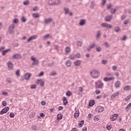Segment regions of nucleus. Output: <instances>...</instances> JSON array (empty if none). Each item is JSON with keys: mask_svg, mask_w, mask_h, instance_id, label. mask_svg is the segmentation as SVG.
Here are the masks:
<instances>
[{"mask_svg": "<svg viewBox=\"0 0 131 131\" xmlns=\"http://www.w3.org/2000/svg\"><path fill=\"white\" fill-rule=\"evenodd\" d=\"M94 105H95V100H91L89 103V107H92Z\"/></svg>", "mask_w": 131, "mask_h": 131, "instance_id": "nucleus-23", "label": "nucleus"}, {"mask_svg": "<svg viewBox=\"0 0 131 131\" xmlns=\"http://www.w3.org/2000/svg\"><path fill=\"white\" fill-rule=\"evenodd\" d=\"M48 37H50V35L49 34H47L43 36V38H45V39H47V38H48Z\"/></svg>", "mask_w": 131, "mask_h": 131, "instance_id": "nucleus-46", "label": "nucleus"}, {"mask_svg": "<svg viewBox=\"0 0 131 131\" xmlns=\"http://www.w3.org/2000/svg\"><path fill=\"white\" fill-rule=\"evenodd\" d=\"M117 97H118V92H115L113 95L111 96V100H113V99L117 98Z\"/></svg>", "mask_w": 131, "mask_h": 131, "instance_id": "nucleus-13", "label": "nucleus"}, {"mask_svg": "<svg viewBox=\"0 0 131 131\" xmlns=\"http://www.w3.org/2000/svg\"><path fill=\"white\" fill-rule=\"evenodd\" d=\"M2 105L3 106H7V102L6 101H4L2 102Z\"/></svg>", "mask_w": 131, "mask_h": 131, "instance_id": "nucleus-54", "label": "nucleus"}, {"mask_svg": "<svg viewBox=\"0 0 131 131\" xmlns=\"http://www.w3.org/2000/svg\"><path fill=\"white\" fill-rule=\"evenodd\" d=\"M75 56L77 58H80V53H77L76 54H75Z\"/></svg>", "mask_w": 131, "mask_h": 131, "instance_id": "nucleus-51", "label": "nucleus"}, {"mask_svg": "<svg viewBox=\"0 0 131 131\" xmlns=\"http://www.w3.org/2000/svg\"><path fill=\"white\" fill-rule=\"evenodd\" d=\"M112 128V126L111 125H108L106 126V129H107V130H110V129H111Z\"/></svg>", "mask_w": 131, "mask_h": 131, "instance_id": "nucleus-52", "label": "nucleus"}, {"mask_svg": "<svg viewBox=\"0 0 131 131\" xmlns=\"http://www.w3.org/2000/svg\"><path fill=\"white\" fill-rule=\"evenodd\" d=\"M39 115L40 117H45V114L43 113H40Z\"/></svg>", "mask_w": 131, "mask_h": 131, "instance_id": "nucleus-64", "label": "nucleus"}, {"mask_svg": "<svg viewBox=\"0 0 131 131\" xmlns=\"http://www.w3.org/2000/svg\"><path fill=\"white\" fill-rule=\"evenodd\" d=\"M75 113H74L75 118H77L79 116V111L78 109L75 108Z\"/></svg>", "mask_w": 131, "mask_h": 131, "instance_id": "nucleus-16", "label": "nucleus"}, {"mask_svg": "<svg viewBox=\"0 0 131 131\" xmlns=\"http://www.w3.org/2000/svg\"><path fill=\"white\" fill-rule=\"evenodd\" d=\"M53 21V18H49L48 19H45V24H49V23H50V22H52Z\"/></svg>", "mask_w": 131, "mask_h": 131, "instance_id": "nucleus-20", "label": "nucleus"}, {"mask_svg": "<svg viewBox=\"0 0 131 131\" xmlns=\"http://www.w3.org/2000/svg\"><path fill=\"white\" fill-rule=\"evenodd\" d=\"M31 89H32V90H33L34 89H36V85H35V84L31 85Z\"/></svg>", "mask_w": 131, "mask_h": 131, "instance_id": "nucleus-44", "label": "nucleus"}, {"mask_svg": "<svg viewBox=\"0 0 131 131\" xmlns=\"http://www.w3.org/2000/svg\"><path fill=\"white\" fill-rule=\"evenodd\" d=\"M123 24H125V25H126L127 24H128V20H124Z\"/></svg>", "mask_w": 131, "mask_h": 131, "instance_id": "nucleus-56", "label": "nucleus"}, {"mask_svg": "<svg viewBox=\"0 0 131 131\" xmlns=\"http://www.w3.org/2000/svg\"><path fill=\"white\" fill-rule=\"evenodd\" d=\"M96 51L100 52L102 51V47H100V46H97L96 47Z\"/></svg>", "mask_w": 131, "mask_h": 131, "instance_id": "nucleus-32", "label": "nucleus"}, {"mask_svg": "<svg viewBox=\"0 0 131 131\" xmlns=\"http://www.w3.org/2000/svg\"><path fill=\"white\" fill-rule=\"evenodd\" d=\"M21 22L24 23L26 22V21H27V19H26V17L24 16L21 18Z\"/></svg>", "mask_w": 131, "mask_h": 131, "instance_id": "nucleus-37", "label": "nucleus"}, {"mask_svg": "<svg viewBox=\"0 0 131 131\" xmlns=\"http://www.w3.org/2000/svg\"><path fill=\"white\" fill-rule=\"evenodd\" d=\"M123 90L124 91H129V90H130V86L128 85H125L124 86Z\"/></svg>", "mask_w": 131, "mask_h": 131, "instance_id": "nucleus-30", "label": "nucleus"}, {"mask_svg": "<svg viewBox=\"0 0 131 131\" xmlns=\"http://www.w3.org/2000/svg\"><path fill=\"white\" fill-rule=\"evenodd\" d=\"M84 124V121L81 120L80 123L78 124V127H82V126Z\"/></svg>", "mask_w": 131, "mask_h": 131, "instance_id": "nucleus-29", "label": "nucleus"}, {"mask_svg": "<svg viewBox=\"0 0 131 131\" xmlns=\"http://www.w3.org/2000/svg\"><path fill=\"white\" fill-rule=\"evenodd\" d=\"M62 100H63V105L64 106H66L67 104H68V100L67 99V98L65 96H64L62 98Z\"/></svg>", "mask_w": 131, "mask_h": 131, "instance_id": "nucleus-18", "label": "nucleus"}, {"mask_svg": "<svg viewBox=\"0 0 131 131\" xmlns=\"http://www.w3.org/2000/svg\"><path fill=\"white\" fill-rule=\"evenodd\" d=\"M101 27L103 28H107V29H111L112 28V25H109L106 23H103L101 24Z\"/></svg>", "mask_w": 131, "mask_h": 131, "instance_id": "nucleus-5", "label": "nucleus"}, {"mask_svg": "<svg viewBox=\"0 0 131 131\" xmlns=\"http://www.w3.org/2000/svg\"><path fill=\"white\" fill-rule=\"evenodd\" d=\"M96 110L98 111V112H103L104 110H105V108H104V106H98L96 108Z\"/></svg>", "mask_w": 131, "mask_h": 131, "instance_id": "nucleus-15", "label": "nucleus"}, {"mask_svg": "<svg viewBox=\"0 0 131 131\" xmlns=\"http://www.w3.org/2000/svg\"><path fill=\"white\" fill-rule=\"evenodd\" d=\"M115 78L114 77H110L108 78V81H111V80H114Z\"/></svg>", "mask_w": 131, "mask_h": 131, "instance_id": "nucleus-58", "label": "nucleus"}, {"mask_svg": "<svg viewBox=\"0 0 131 131\" xmlns=\"http://www.w3.org/2000/svg\"><path fill=\"white\" fill-rule=\"evenodd\" d=\"M65 64L68 67H70V66H71V61L70 60H67Z\"/></svg>", "mask_w": 131, "mask_h": 131, "instance_id": "nucleus-28", "label": "nucleus"}, {"mask_svg": "<svg viewBox=\"0 0 131 131\" xmlns=\"http://www.w3.org/2000/svg\"><path fill=\"white\" fill-rule=\"evenodd\" d=\"M102 6H105V4H106V0H102Z\"/></svg>", "mask_w": 131, "mask_h": 131, "instance_id": "nucleus-61", "label": "nucleus"}, {"mask_svg": "<svg viewBox=\"0 0 131 131\" xmlns=\"http://www.w3.org/2000/svg\"><path fill=\"white\" fill-rule=\"evenodd\" d=\"M33 16H34V18H38L39 17V13H34L33 14Z\"/></svg>", "mask_w": 131, "mask_h": 131, "instance_id": "nucleus-33", "label": "nucleus"}, {"mask_svg": "<svg viewBox=\"0 0 131 131\" xmlns=\"http://www.w3.org/2000/svg\"><path fill=\"white\" fill-rule=\"evenodd\" d=\"M63 11L64 12V14H67L69 12L70 9L68 8L64 7L63 9Z\"/></svg>", "mask_w": 131, "mask_h": 131, "instance_id": "nucleus-34", "label": "nucleus"}, {"mask_svg": "<svg viewBox=\"0 0 131 131\" xmlns=\"http://www.w3.org/2000/svg\"><path fill=\"white\" fill-rule=\"evenodd\" d=\"M63 106H59L58 108V111H60V110H63Z\"/></svg>", "mask_w": 131, "mask_h": 131, "instance_id": "nucleus-62", "label": "nucleus"}, {"mask_svg": "<svg viewBox=\"0 0 131 131\" xmlns=\"http://www.w3.org/2000/svg\"><path fill=\"white\" fill-rule=\"evenodd\" d=\"M78 90L81 92L82 93L83 92V89L82 87H79Z\"/></svg>", "mask_w": 131, "mask_h": 131, "instance_id": "nucleus-63", "label": "nucleus"}, {"mask_svg": "<svg viewBox=\"0 0 131 131\" xmlns=\"http://www.w3.org/2000/svg\"><path fill=\"white\" fill-rule=\"evenodd\" d=\"M31 75H32V74H30V73H27L25 74L24 78L26 79V80H28V79L31 77Z\"/></svg>", "mask_w": 131, "mask_h": 131, "instance_id": "nucleus-10", "label": "nucleus"}, {"mask_svg": "<svg viewBox=\"0 0 131 131\" xmlns=\"http://www.w3.org/2000/svg\"><path fill=\"white\" fill-rule=\"evenodd\" d=\"M95 85L96 88L98 89H103V87L104 86V83L102 82L101 80H99L98 81H96L95 82Z\"/></svg>", "mask_w": 131, "mask_h": 131, "instance_id": "nucleus-2", "label": "nucleus"}, {"mask_svg": "<svg viewBox=\"0 0 131 131\" xmlns=\"http://www.w3.org/2000/svg\"><path fill=\"white\" fill-rule=\"evenodd\" d=\"M29 4H30V3L29 2V1H26L24 2V6H27V5H29Z\"/></svg>", "mask_w": 131, "mask_h": 131, "instance_id": "nucleus-40", "label": "nucleus"}, {"mask_svg": "<svg viewBox=\"0 0 131 131\" xmlns=\"http://www.w3.org/2000/svg\"><path fill=\"white\" fill-rule=\"evenodd\" d=\"M36 83L37 84H39L42 88L45 85V82L42 81V80H37Z\"/></svg>", "mask_w": 131, "mask_h": 131, "instance_id": "nucleus-9", "label": "nucleus"}, {"mask_svg": "<svg viewBox=\"0 0 131 131\" xmlns=\"http://www.w3.org/2000/svg\"><path fill=\"white\" fill-rule=\"evenodd\" d=\"M76 45L77 47H82V43L80 41H77Z\"/></svg>", "mask_w": 131, "mask_h": 131, "instance_id": "nucleus-35", "label": "nucleus"}, {"mask_svg": "<svg viewBox=\"0 0 131 131\" xmlns=\"http://www.w3.org/2000/svg\"><path fill=\"white\" fill-rule=\"evenodd\" d=\"M30 59L32 61H33V62L32 63V65H38L39 64V60L36 59L35 57H33V56H31Z\"/></svg>", "mask_w": 131, "mask_h": 131, "instance_id": "nucleus-4", "label": "nucleus"}, {"mask_svg": "<svg viewBox=\"0 0 131 131\" xmlns=\"http://www.w3.org/2000/svg\"><path fill=\"white\" fill-rule=\"evenodd\" d=\"M121 20H124V19H125V18H126V16L123 15L121 16Z\"/></svg>", "mask_w": 131, "mask_h": 131, "instance_id": "nucleus-57", "label": "nucleus"}, {"mask_svg": "<svg viewBox=\"0 0 131 131\" xmlns=\"http://www.w3.org/2000/svg\"><path fill=\"white\" fill-rule=\"evenodd\" d=\"M96 37V38H100V37H101V31H97Z\"/></svg>", "mask_w": 131, "mask_h": 131, "instance_id": "nucleus-24", "label": "nucleus"}, {"mask_svg": "<svg viewBox=\"0 0 131 131\" xmlns=\"http://www.w3.org/2000/svg\"><path fill=\"white\" fill-rule=\"evenodd\" d=\"M14 28H15V25L12 24L8 28V32L10 34L14 33Z\"/></svg>", "mask_w": 131, "mask_h": 131, "instance_id": "nucleus-6", "label": "nucleus"}, {"mask_svg": "<svg viewBox=\"0 0 131 131\" xmlns=\"http://www.w3.org/2000/svg\"><path fill=\"white\" fill-rule=\"evenodd\" d=\"M61 3V1L60 0H49L48 1V4L50 6H52L53 5H59Z\"/></svg>", "mask_w": 131, "mask_h": 131, "instance_id": "nucleus-3", "label": "nucleus"}, {"mask_svg": "<svg viewBox=\"0 0 131 131\" xmlns=\"http://www.w3.org/2000/svg\"><path fill=\"white\" fill-rule=\"evenodd\" d=\"M10 51H11V49H8L6 50H3L2 51V56H5V55H6V54H7V53H8V52H9Z\"/></svg>", "mask_w": 131, "mask_h": 131, "instance_id": "nucleus-25", "label": "nucleus"}, {"mask_svg": "<svg viewBox=\"0 0 131 131\" xmlns=\"http://www.w3.org/2000/svg\"><path fill=\"white\" fill-rule=\"evenodd\" d=\"M94 7H95V3L94 2H92L91 5H90V8L91 9H94Z\"/></svg>", "mask_w": 131, "mask_h": 131, "instance_id": "nucleus-43", "label": "nucleus"}, {"mask_svg": "<svg viewBox=\"0 0 131 131\" xmlns=\"http://www.w3.org/2000/svg\"><path fill=\"white\" fill-rule=\"evenodd\" d=\"M112 15H107L105 17V20L106 22H111V20H112Z\"/></svg>", "mask_w": 131, "mask_h": 131, "instance_id": "nucleus-11", "label": "nucleus"}, {"mask_svg": "<svg viewBox=\"0 0 131 131\" xmlns=\"http://www.w3.org/2000/svg\"><path fill=\"white\" fill-rule=\"evenodd\" d=\"M54 65V63L52 62L48 64V67H52Z\"/></svg>", "mask_w": 131, "mask_h": 131, "instance_id": "nucleus-59", "label": "nucleus"}, {"mask_svg": "<svg viewBox=\"0 0 131 131\" xmlns=\"http://www.w3.org/2000/svg\"><path fill=\"white\" fill-rule=\"evenodd\" d=\"M16 75L17 76H20V70H18L16 72Z\"/></svg>", "mask_w": 131, "mask_h": 131, "instance_id": "nucleus-47", "label": "nucleus"}, {"mask_svg": "<svg viewBox=\"0 0 131 131\" xmlns=\"http://www.w3.org/2000/svg\"><path fill=\"white\" fill-rule=\"evenodd\" d=\"M112 7V4H109L107 7V10H110V9H111Z\"/></svg>", "mask_w": 131, "mask_h": 131, "instance_id": "nucleus-49", "label": "nucleus"}, {"mask_svg": "<svg viewBox=\"0 0 131 131\" xmlns=\"http://www.w3.org/2000/svg\"><path fill=\"white\" fill-rule=\"evenodd\" d=\"M104 81H105L106 82H108L109 81V79L108 77H104L103 78Z\"/></svg>", "mask_w": 131, "mask_h": 131, "instance_id": "nucleus-45", "label": "nucleus"}, {"mask_svg": "<svg viewBox=\"0 0 131 131\" xmlns=\"http://www.w3.org/2000/svg\"><path fill=\"white\" fill-rule=\"evenodd\" d=\"M36 38H37V36L33 35L29 38L27 41L28 42H29V41H31V40H33V39H36Z\"/></svg>", "mask_w": 131, "mask_h": 131, "instance_id": "nucleus-14", "label": "nucleus"}, {"mask_svg": "<svg viewBox=\"0 0 131 131\" xmlns=\"http://www.w3.org/2000/svg\"><path fill=\"white\" fill-rule=\"evenodd\" d=\"M117 116H118V115H117V114H113L111 117V119L112 121H114L115 120H116V119L117 118Z\"/></svg>", "mask_w": 131, "mask_h": 131, "instance_id": "nucleus-17", "label": "nucleus"}, {"mask_svg": "<svg viewBox=\"0 0 131 131\" xmlns=\"http://www.w3.org/2000/svg\"><path fill=\"white\" fill-rule=\"evenodd\" d=\"M116 12V9L111 8L110 9V12L112 13V14H115V12Z\"/></svg>", "mask_w": 131, "mask_h": 131, "instance_id": "nucleus-36", "label": "nucleus"}, {"mask_svg": "<svg viewBox=\"0 0 131 131\" xmlns=\"http://www.w3.org/2000/svg\"><path fill=\"white\" fill-rule=\"evenodd\" d=\"M41 104L42 105V106H45V105H46V102L45 101H41Z\"/></svg>", "mask_w": 131, "mask_h": 131, "instance_id": "nucleus-60", "label": "nucleus"}, {"mask_svg": "<svg viewBox=\"0 0 131 131\" xmlns=\"http://www.w3.org/2000/svg\"><path fill=\"white\" fill-rule=\"evenodd\" d=\"M9 116L11 118H14V117H15V115L14 114V113H10Z\"/></svg>", "mask_w": 131, "mask_h": 131, "instance_id": "nucleus-41", "label": "nucleus"}, {"mask_svg": "<svg viewBox=\"0 0 131 131\" xmlns=\"http://www.w3.org/2000/svg\"><path fill=\"white\" fill-rule=\"evenodd\" d=\"M13 22H14V23H15V24H17V23H18V22H19V20H18V19L15 18V19H14L13 20Z\"/></svg>", "mask_w": 131, "mask_h": 131, "instance_id": "nucleus-53", "label": "nucleus"}, {"mask_svg": "<svg viewBox=\"0 0 131 131\" xmlns=\"http://www.w3.org/2000/svg\"><path fill=\"white\" fill-rule=\"evenodd\" d=\"M95 46H96V44H95V43L90 44L89 48L88 49V51H91L92 49H94V48H95Z\"/></svg>", "mask_w": 131, "mask_h": 131, "instance_id": "nucleus-22", "label": "nucleus"}, {"mask_svg": "<svg viewBox=\"0 0 131 131\" xmlns=\"http://www.w3.org/2000/svg\"><path fill=\"white\" fill-rule=\"evenodd\" d=\"M95 94L96 95H99V94H101V90L97 89L95 91Z\"/></svg>", "mask_w": 131, "mask_h": 131, "instance_id": "nucleus-42", "label": "nucleus"}, {"mask_svg": "<svg viewBox=\"0 0 131 131\" xmlns=\"http://www.w3.org/2000/svg\"><path fill=\"white\" fill-rule=\"evenodd\" d=\"M65 51H66V53H67V54H68V53L70 52V48L69 47L66 48Z\"/></svg>", "mask_w": 131, "mask_h": 131, "instance_id": "nucleus-39", "label": "nucleus"}, {"mask_svg": "<svg viewBox=\"0 0 131 131\" xmlns=\"http://www.w3.org/2000/svg\"><path fill=\"white\" fill-rule=\"evenodd\" d=\"M114 30L116 32H119V30H120V27L119 26H117L115 27Z\"/></svg>", "mask_w": 131, "mask_h": 131, "instance_id": "nucleus-31", "label": "nucleus"}, {"mask_svg": "<svg viewBox=\"0 0 131 131\" xmlns=\"http://www.w3.org/2000/svg\"><path fill=\"white\" fill-rule=\"evenodd\" d=\"M75 66H80L81 65V60H76L74 62Z\"/></svg>", "mask_w": 131, "mask_h": 131, "instance_id": "nucleus-21", "label": "nucleus"}, {"mask_svg": "<svg viewBox=\"0 0 131 131\" xmlns=\"http://www.w3.org/2000/svg\"><path fill=\"white\" fill-rule=\"evenodd\" d=\"M66 96H67L68 97H70V96H71V91H68L66 92Z\"/></svg>", "mask_w": 131, "mask_h": 131, "instance_id": "nucleus-38", "label": "nucleus"}, {"mask_svg": "<svg viewBox=\"0 0 131 131\" xmlns=\"http://www.w3.org/2000/svg\"><path fill=\"white\" fill-rule=\"evenodd\" d=\"M94 121L97 122V121H99V118L97 117H95L94 118Z\"/></svg>", "mask_w": 131, "mask_h": 131, "instance_id": "nucleus-55", "label": "nucleus"}, {"mask_svg": "<svg viewBox=\"0 0 131 131\" xmlns=\"http://www.w3.org/2000/svg\"><path fill=\"white\" fill-rule=\"evenodd\" d=\"M57 120H61V119L63 118V115L61 114H58L57 115Z\"/></svg>", "mask_w": 131, "mask_h": 131, "instance_id": "nucleus-27", "label": "nucleus"}, {"mask_svg": "<svg viewBox=\"0 0 131 131\" xmlns=\"http://www.w3.org/2000/svg\"><path fill=\"white\" fill-rule=\"evenodd\" d=\"M121 84V83H120V81H117L115 83V86H116V88H119V86H120Z\"/></svg>", "mask_w": 131, "mask_h": 131, "instance_id": "nucleus-26", "label": "nucleus"}, {"mask_svg": "<svg viewBox=\"0 0 131 131\" xmlns=\"http://www.w3.org/2000/svg\"><path fill=\"white\" fill-rule=\"evenodd\" d=\"M7 66L8 68H9L10 69H13L14 68L13 62H11L10 61H9L7 62Z\"/></svg>", "mask_w": 131, "mask_h": 131, "instance_id": "nucleus-12", "label": "nucleus"}, {"mask_svg": "<svg viewBox=\"0 0 131 131\" xmlns=\"http://www.w3.org/2000/svg\"><path fill=\"white\" fill-rule=\"evenodd\" d=\"M85 19H80L79 24L80 26H83L85 24Z\"/></svg>", "mask_w": 131, "mask_h": 131, "instance_id": "nucleus-19", "label": "nucleus"}, {"mask_svg": "<svg viewBox=\"0 0 131 131\" xmlns=\"http://www.w3.org/2000/svg\"><path fill=\"white\" fill-rule=\"evenodd\" d=\"M90 75L92 78H98L100 75V72L97 70H93L90 72Z\"/></svg>", "mask_w": 131, "mask_h": 131, "instance_id": "nucleus-1", "label": "nucleus"}, {"mask_svg": "<svg viewBox=\"0 0 131 131\" xmlns=\"http://www.w3.org/2000/svg\"><path fill=\"white\" fill-rule=\"evenodd\" d=\"M12 58H13V59H22V56L19 53H15L12 56Z\"/></svg>", "mask_w": 131, "mask_h": 131, "instance_id": "nucleus-8", "label": "nucleus"}, {"mask_svg": "<svg viewBox=\"0 0 131 131\" xmlns=\"http://www.w3.org/2000/svg\"><path fill=\"white\" fill-rule=\"evenodd\" d=\"M32 128L33 129V130H36L37 129V127L35 125H33L32 126Z\"/></svg>", "mask_w": 131, "mask_h": 131, "instance_id": "nucleus-50", "label": "nucleus"}, {"mask_svg": "<svg viewBox=\"0 0 131 131\" xmlns=\"http://www.w3.org/2000/svg\"><path fill=\"white\" fill-rule=\"evenodd\" d=\"M107 63V60L103 59L102 60V64H103L104 65H106Z\"/></svg>", "mask_w": 131, "mask_h": 131, "instance_id": "nucleus-48", "label": "nucleus"}, {"mask_svg": "<svg viewBox=\"0 0 131 131\" xmlns=\"http://www.w3.org/2000/svg\"><path fill=\"white\" fill-rule=\"evenodd\" d=\"M9 110H10V107L9 106L4 107L0 112V115H3V114H5V113H7Z\"/></svg>", "mask_w": 131, "mask_h": 131, "instance_id": "nucleus-7", "label": "nucleus"}]
</instances>
